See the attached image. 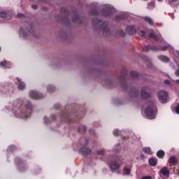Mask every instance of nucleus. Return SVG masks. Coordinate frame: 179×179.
<instances>
[{
	"label": "nucleus",
	"mask_w": 179,
	"mask_h": 179,
	"mask_svg": "<svg viewBox=\"0 0 179 179\" xmlns=\"http://www.w3.org/2000/svg\"><path fill=\"white\" fill-rule=\"evenodd\" d=\"M33 104L30 101H25L22 99H17L9 101L2 109L3 113H11V115L15 118L27 120L31 115Z\"/></svg>",
	"instance_id": "f257e3e1"
},
{
	"label": "nucleus",
	"mask_w": 179,
	"mask_h": 179,
	"mask_svg": "<svg viewBox=\"0 0 179 179\" xmlns=\"http://www.w3.org/2000/svg\"><path fill=\"white\" fill-rule=\"evenodd\" d=\"M108 166L112 173H115L122 167V164H121L120 159L115 158L108 163Z\"/></svg>",
	"instance_id": "f03ea898"
},
{
	"label": "nucleus",
	"mask_w": 179,
	"mask_h": 179,
	"mask_svg": "<svg viewBox=\"0 0 179 179\" xmlns=\"http://www.w3.org/2000/svg\"><path fill=\"white\" fill-rule=\"evenodd\" d=\"M145 114L148 120H155L157 115V108L155 107V105L148 106L145 110Z\"/></svg>",
	"instance_id": "7ed1b4c3"
},
{
	"label": "nucleus",
	"mask_w": 179,
	"mask_h": 179,
	"mask_svg": "<svg viewBox=\"0 0 179 179\" xmlns=\"http://www.w3.org/2000/svg\"><path fill=\"white\" fill-rule=\"evenodd\" d=\"M100 9H101V13L103 16H110L111 14L115 12L114 7L111 6L110 4L101 6Z\"/></svg>",
	"instance_id": "20e7f679"
},
{
	"label": "nucleus",
	"mask_w": 179,
	"mask_h": 179,
	"mask_svg": "<svg viewBox=\"0 0 179 179\" xmlns=\"http://www.w3.org/2000/svg\"><path fill=\"white\" fill-rule=\"evenodd\" d=\"M158 99L160 103L166 104V103L169 101V92L163 90L159 91L158 93Z\"/></svg>",
	"instance_id": "39448f33"
},
{
	"label": "nucleus",
	"mask_w": 179,
	"mask_h": 179,
	"mask_svg": "<svg viewBox=\"0 0 179 179\" xmlns=\"http://www.w3.org/2000/svg\"><path fill=\"white\" fill-rule=\"evenodd\" d=\"M62 118L63 120H65L66 122H76L78 121V116L75 114H66V113H63L62 115Z\"/></svg>",
	"instance_id": "423d86ee"
},
{
	"label": "nucleus",
	"mask_w": 179,
	"mask_h": 179,
	"mask_svg": "<svg viewBox=\"0 0 179 179\" xmlns=\"http://www.w3.org/2000/svg\"><path fill=\"white\" fill-rule=\"evenodd\" d=\"M29 97L33 100H40V99H43L44 94L39 93L36 90H30L29 92Z\"/></svg>",
	"instance_id": "0eeeda50"
},
{
	"label": "nucleus",
	"mask_w": 179,
	"mask_h": 179,
	"mask_svg": "<svg viewBox=\"0 0 179 179\" xmlns=\"http://www.w3.org/2000/svg\"><path fill=\"white\" fill-rule=\"evenodd\" d=\"M126 31H127V33H128L129 34H135V33H136V31H138V34H140V36H141L142 37H143V36H145V31H137L136 27H135V26L127 27L126 28Z\"/></svg>",
	"instance_id": "6e6552de"
},
{
	"label": "nucleus",
	"mask_w": 179,
	"mask_h": 179,
	"mask_svg": "<svg viewBox=\"0 0 179 179\" xmlns=\"http://www.w3.org/2000/svg\"><path fill=\"white\" fill-rule=\"evenodd\" d=\"M15 80V83L17 87L18 90L23 91L26 90V83L22 80V78L17 77Z\"/></svg>",
	"instance_id": "1a4fd4ad"
},
{
	"label": "nucleus",
	"mask_w": 179,
	"mask_h": 179,
	"mask_svg": "<svg viewBox=\"0 0 179 179\" xmlns=\"http://www.w3.org/2000/svg\"><path fill=\"white\" fill-rule=\"evenodd\" d=\"M149 90L148 87H143L141 91V97L142 99H149L150 97V94L148 92Z\"/></svg>",
	"instance_id": "9d476101"
},
{
	"label": "nucleus",
	"mask_w": 179,
	"mask_h": 179,
	"mask_svg": "<svg viewBox=\"0 0 179 179\" xmlns=\"http://www.w3.org/2000/svg\"><path fill=\"white\" fill-rule=\"evenodd\" d=\"M0 17L2 19H5L6 20H9V19H11L12 15L10 14L6 13V12H0Z\"/></svg>",
	"instance_id": "9b49d317"
},
{
	"label": "nucleus",
	"mask_w": 179,
	"mask_h": 179,
	"mask_svg": "<svg viewBox=\"0 0 179 179\" xmlns=\"http://www.w3.org/2000/svg\"><path fill=\"white\" fill-rule=\"evenodd\" d=\"M166 1L172 8H177L179 5V0H166Z\"/></svg>",
	"instance_id": "f8f14e48"
},
{
	"label": "nucleus",
	"mask_w": 179,
	"mask_h": 179,
	"mask_svg": "<svg viewBox=\"0 0 179 179\" xmlns=\"http://www.w3.org/2000/svg\"><path fill=\"white\" fill-rule=\"evenodd\" d=\"M27 31L28 32L29 36H33L34 37H36V32L33 29V27H31V25H28V27L27 28Z\"/></svg>",
	"instance_id": "ddd939ff"
},
{
	"label": "nucleus",
	"mask_w": 179,
	"mask_h": 179,
	"mask_svg": "<svg viewBox=\"0 0 179 179\" xmlns=\"http://www.w3.org/2000/svg\"><path fill=\"white\" fill-rule=\"evenodd\" d=\"M168 163L170 166H177V158L176 157H171L168 160Z\"/></svg>",
	"instance_id": "4468645a"
},
{
	"label": "nucleus",
	"mask_w": 179,
	"mask_h": 179,
	"mask_svg": "<svg viewBox=\"0 0 179 179\" xmlns=\"http://www.w3.org/2000/svg\"><path fill=\"white\" fill-rule=\"evenodd\" d=\"M122 176H131V169L127 166H124L122 171Z\"/></svg>",
	"instance_id": "2eb2a0df"
},
{
	"label": "nucleus",
	"mask_w": 179,
	"mask_h": 179,
	"mask_svg": "<svg viewBox=\"0 0 179 179\" xmlns=\"http://www.w3.org/2000/svg\"><path fill=\"white\" fill-rule=\"evenodd\" d=\"M149 37L150 38H154V40H159V38H162V35H160L159 33L155 34L154 32L150 33Z\"/></svg>",
	"instance_id": "dca6fc26"
},
{
	"label": "nucleus",
	"mask_w": 179,
	"mask_h": 179,
	"mask_svg": "<svg viewBox=\"0 0 179 179\" xmlns=\"http://www.w3.org/2000/svg\"><path fill=\"white\" fill-rule=\"evenodd\" d=\"M0 66L3 69H6L8 68H10V63L6 61H3L0 62Z\"/></svg>",
	"instance_id": "f3484780"
},
{
	"label": "nucleus",
	"mask_w": 179,
	"mask_h": 179,
	"mask_svg": "<svg viewBox=\"0 0 179 179\" xmlns=\"http://www.w3.org/2000/svg\"><path fill=\"white\" fill-rule=\"evenodd\" d=\"M80 151L82 153H83V155H85V156H87V155H90V153H92V150L87 148H81L80 149Z\"/></svg>",
	"instance_id": "a211bd4d"
},
{
	"label": "nucleus",
	"mask_w": 179,
	"mask_h": 179,
	"mask_svg": "<svg viewBox=\"0 0 179 179\" xmlns=\"http://www.w3.org/2000/svg\"><path fill=\"white\" fill-rule=\"evenodd\" d=\"M15 164L20 165V166H19V170L20 171H23V169H22V167L24 168V165H23V161L22 160V159L17 158L15 159Z\"/></svg>",
	"instance_id": "6ab92c4d"
},
{
	"label": "nucleus",
	"mask_w": 179,
	"mask_h": 179,
	"mask_svg": "<svg viewBox=\"0 0 179 179\" xmlns=\"http://www.w3.org/2000/svg\"><path fill=\"white\" fill-rule=\"evenodd\" d=\"M16 149V147L15 145H10L8 148L6 150V153L7 155V157H9V155L13 152Z\"/></svg>",
	"instance_id": "aec40b11"
},
{
	"label": "nucleus",
	"mask_w": 179,
	"mask_h": 179,
	"mask_svg": "<svg viewBox=\"0 0 179 179\" xmlns=\"http://www.w3.org/2000/svg\"><path fill=\"white\" fill-rule=\"evenodd\" d=\"M160 173L161 174H162V176H169L170 175V171H169V169H167V167L162 168L160 170Z\"/></svg>",
	"instance_id": "412c9836"
},
{
	"label": "nucleus",
	"mask_w": 179,
	"mask_h": 179,
	"mask_svg": "<svg viewBox=\"0 0 179 179\" xmlns=\"http://www.w3.org/2000/svg\"><path fill=\"white\" fill-rule=\"evenodd\" d=\"M158 50H160L161 51H167V50H173V46L170 45H166V46H160Z\"/></svg>",
	"instance_id": "4be33fe9"
},
{
	"label": "nucleus",
	"mask_w": 179,
	"mask_h": 179,
	"mask_svg": "<svg viewBox=\"0 0 179 179\" xmlns=\"http://www.w3.org/2000/svg\"><path fill=\"white\" fill-rule=\"evenodd\" d=\"M150 164L152 166L155 167L157 164V158H151L149 160Z\"/></svg>",
	"instance_id": "5701e85b"
},
{
	"label": "nucleus",
	"mask_w": 179,
	"mask_h": 179,
	"mask_svg": "<svg viewBox=\"0 0 179 179\" xmlns=\"http://www.w3.org/2000/svg\"><path fill=\"white\" fill-rule=\"evenodd\" d=\"M143 152H144V153H146L147 155H153V152H152V150L149 147L143 148Z\"/></svg>",
	"instance_id": "b1692460"
},
{
	"label": "nucleus",
	"mask_w": 179,
	"mask_h": 179,
	"mask_svg": "<svg viewBox=\"0 0 179 179\" xmlns=\"http://www.w3.org/2000/svg\"><path fill=\"white\" fill-rule=\"evenodd\" d=\"M8 92L6 87L3 85H0V94H5Z\"/></svg>",
	"instance_id": "393cba45"
},
{
	"label": "nucleus",
	"mask_w": 179,
	"mask_h": 179,
	"mask_svg": "<svg viewBox=\"0 0 179 179\" xmlns=\"http://www.w3.org/2000/svg\"><path fill=\"white\" fill-rule=\"evenodd\" d=\"M20 37H23L24 38H26V37H27V34H26V31L22 28L20 29Z\"/></svg>",
	"instance_id": "a878e982"
},
{
	"label": "nucleus",
	"mask_w": 179,
	"mask_h": 179,
	"mask_svg": "<svg viewBox=\"0 0 179 179\" xmlns=\"http://www.w3.org/2000/svg\"><path fill=\"white\" fill-rule=\"evenodd\" d=\"M155 7H156V4H155V2L153 1H151L148 4V9H150L151 10L155 9Z\"/></svg>",
	"instance_id": "bb28decb"
},
{
	"label": "nucleus",
	"mask_w": 179,
	"mask_h": 179,
	"mask_svg": "<svg viewBox=\"0 0 179 179\" xmlns=\"http://www.w3.org/2000/svg\"><path fill=\"white\" fill-rule=\"evenodd\" d=\"M157 157H159V159H163V157H164V151H163L162 150H159L157 152Z\"/></svg>",
	"instance_id": "cd10ccee"
},
{
	"label": "nucleus",
	"mask_w": 179,
	"mask_h": 179,
	"mask_svg": "<svg viewBox=\"0 0 179 179\" xmlns=\"http://www.w3.org/2000/svg\"><path fill=\"white\" fill-rule=\"evenodd\" d=\"M144 21L148 23L149 24L152 25L153 24V20L149 17H144Z\"/></svg>",
	"instance_id": "c85d7f7f"
},
{
	"label": "nucleus",
	"mask_w": 179,
	"mask_h": 179,
	"mask_svg": "<svg viewBox=\"0 0 179 179\" xmlns=\"http://www.w3.org/2000/svg\"><path fill=\"white\" fill-rule=\"evenodd\" d=\"M48 92H54V90H55V87H54V85H49L47 86L46 87Z\"/></svg>",
	"instance_id": "c756f323"
},
{
	"label": "nucleus",
	"mask_w": 179,
	"mask_h": 179,
	"mask_svg": "<svg viewBox=\"0 0 179 179\" xmlns=\"http://www.w3.org/2000/svg\"><path fill=\"white\" fill-rule=\"evenodd\" d=\"M159 59L162 62H169V57L166 56H160Z\"/></svg>",
	"instance_id": "7c9ffc66"
},
{
	"label": "nucleus",
	"mask_w": 179,
	"mask_h": 179,
	"mask_svg": "<svg viewBox=\"0 0 179 179\" xmlns=\"http://www.w3.org/2000/svg\"><path fill=\"white\" fill-rule=\"evenodd\" d=\"M87 143H89V141H87V139H86L85 138H81L82 146H83V145L86 146V145H87Z\"/></svg>",
	"instance_id": "2f4dec72"
},
{
	"label": "nucleus",
	"mask_w": 179,
	"mask_h": 179,
	"mask_svg": "<svg viewBox=\"0 0 179 179\" xmlns=\"http://www.w3.org/2000/svg\"><path fill=\"white\" fill-rule=\"evenodd\" d=\"M87 129V127L85 125H81L80 128H78V132H85Z\"/></svg>",
	"instance_id": "473e14b6"
},
{
	"label": "nucleus",
	"mask_w": 179,
	"mask_h": 179,
	"mask_svg": "<svg viewBox=\"0 0 179 179\" xmlns=\"http://www.w3.org/2000/svg\"><path fill=\"white\" fill-rule=\"evenodd\" d=\"M113 135L115 136H120V135H121V131L118 130V129H115L114 131H113Z\"/></svg>",
	"instance_id": "72a5a7b5"
},
{
	"label": "nucleus",
	"mask_w": 179,
	"mask_h": 179,
	"mask_svg": "<svg viewBox=\"0 0 179 179\" xmlns=\"http://www.w3.org/2000/svg\"><path fill=\"white\" fill-rule=\"evenodd\" d=\"M105 152H106V151H105L103 149H101V150H98V151L96 152V153H97V155H98L99 156H103V155H104Z\"/></svg>",
	"instance_id": "f704fd0d"
},
{
	"label": "nucleus",
	"mask_w": 179,
	"mask_h": 179,
	"mask_svg": "<svg viewBox=\"0 0 179 179\" xmlns=\"http://www.w3.org/2000/svg\"><path fill=\"white\" fill-rule=\"evenodd\" d=\"M43 122H44V124H50V122H51V120H50V119H48V117L45 116L43 117Z\"/></svg>",
	"instance_id": "c9c22d12"
},
{
	"label": "nucleus",
	"mask_w": 179,
	"mask_h": 179,
	"mask_svg": "<svg viewBox=\"0 0 179 179\" xmlns=\"http://www.w3.org/2000/svg\"><path fill=\"white\" fill-rule=\"evenodd\" d=\"M149 48H151V50H158L157 48L155 45H149L147 46V50H149Z\"/></svg>",
	"instance_id": "e433bc0d"
},
{
	"label": "nucleus",
	"mask_w": 179,
	"mask_h": 179,
	"mask_svg": "<svg viewBox=\"0 0 179 179\" xmlns=\"http://www.w3.org/2000/svg\"><path fill=\"white\" fill-rule=\"evenodd\" d=\"M123 19H125V17L123 15H117L116 17V20H122Z\"/></svg>",
	"instance_id": "4c0bfd02"
},
{
	"label": "nucleus",
	"mask_w": 179,
	"mask_h": 179,
	"mask_svg": "<svg viewBox=\"0 0 179 179\" xmlns=\"http://www.w3.org/2000/svg\"><path fill=\"white\" fill-rule=\"evenodd\" d=\"M90 13L92 15H99V13L97 12V10H91Z\"/></svg>",
	"instance_id": "58836bf2"
},
{
	"label": "nucleus",
	"mask_w": 179,
	"mask_h": 179,
	"mask_svg": "<svg viewBox=\"0 0 179 179\" xmlns=\"http://www.w3.org/2000/svg\"><path fill=\"white\" fill-rule=\"evenodd\" d=\"M61 107V105L59 103H56L55 106H54V108L55 110H58L59 108Z\"/></svg>",
	"instance_id": "ea45409f"
},
{
	"label": "nucleus",
	"mask_w": 179,
	"mask_h": 179,
	"mask_svg": "<svg viewBox=\"0 0 179 179\" xmlns=\"http://www.w3.org/2000/svg\"><path fill=\"white\" fill-rule=\"evenodd\" d=\"M17 17H18V19H23V18H24V16L22 13H18Z\"/></svg>",
	"instance_id": "a19ab883"
},
{
	"label": "nucleus",
	"mask_w": 179,
	"mask_h": 179,
	"mask_svg": "<svg viewBox=\"0 0 179 179\" xmlns=\"http://www.w3.org/2000/svg\"><path fill=\"white\" fill-rule=\"evenodd\" d=\"M176 114H179V103L176 107Z\"/></svg>",
	"instance_id": "79ce46f5"
},
{
	"label": "nucleus",
	"mask_w": 179,
	"mask_h": 179,
	"mask_svg": "<svg viewBox=\"0 0 179 179\" xmlns=\"http://www.w3.org/2000/svg\"><path fill=\"white\" fill-rule=\"evenodd\" d=\"M50 118H51L52 121H54L55 120H56L57 116L55 115H52L50 116Z\"/></svg>",
	"instance_id": "37998d69"
},
{
	"label": "nucleus",
	"mask_w": 179,
	"mask_h": 179,
	"mask_svg": "<svg viewBox=\"0 0 179 179\" xmlns=\"http://www.w3.org/2000/svg\"><path fill=\"white\" fill-rule=\"evenodd\" d=\"M141 179H152V176H143Z\"/></svg>",
	"instance_id": "c03bdc74"
},
{
	"label": "nucleus",
	"mask_w": 179,
	"mask_h": 179,
	"mask_svg": "<svg viewBox=\"0 0 179 179\" xmlns=\"http://www.w3.org/2000/svg\"><path fill=\"white\" fill-rule=\"evenodd\" d=\"M134 96L131 94V97H136V96H138V94H139V93H138L136 91H135L134 92Z\"/></svg>",
	"instance_id": "a18cd8bd"
},
{
	"label": "nucleus",
	"mask_w": 179,
	"mask_h": 179,
	"mask_svg": "<svg viewBox=\"0 0 179 179\" xmlns=\"http://www.w3.org/2000/svg\"><path fill=\"white\" fill-rule=\"evenodd\" d=\"M178 66V69H177L176 71V76H179V65Z\"/></svg>",
	"instance_id": "49530a36"
},
{
	"label": "nucleus",
	"mask_w": 179,
	"mask_h": 179,
	"mask_svg": "<svg viewBox=\"0 0 179 179\" xmlns=\"http://www.w3.org/2000/svg\"><path fill=\"white\" fill-rule=\"evenodd\" d=\"M32 9H37V5L34 4L31 6Z\"/></svg>",
	"instance_id": "de8ad7c7"
},
{
	"label": "nucleus",
	"mask_w": 179,
	"mask_h": 179,
	"mask_svg": "<svg viewBox=\"0 0 179 179\" xmlns=\"http://www.w3.org/2000/svg\"><path fill=\"white\" fill-rule=\"evenodd\" d=\"M132 75L134 76H138V73H136L135 71H133Z\"/></svg>",
	"instance_id": "09e8293b"
},
{
	"label": "nucleus",
	"mask_w": 179,
	"mask_h": 179,
	"mask_svg": "<svg viewBox=\"0 0 179 179\" xmlns=\"http://www.w3.org/2000/svg\"><path fill=\"white\" fill-rule=\"evenodd\" d=\"M164 83H165L166 85H169V83H170V80H166L164 81Z\"/></svg>",
	"instance_id": "8fccbe9b"
},
{
	"label": "nucleus",
	"mask_w": 179,
	"mask_h": 179,
	"mask_svg": "<svg viewBox=\"0 0 179 179\" xmlns=\"http://www.w3.org/2000/svg\"><path fill=\"white\" fill-rule=\"evenodd\" d=\"M173 82H175V83H177L178 85H179V79L176 80H173Z\"/></svg>",
	"instance_id": "3c124183"
},
{
	"label": "nucleus",
	"mask_w": 179,
	"mask_h": 179,
	"mask_svg": "<svg viewBox=\"0 0 179 179\" xmlns=\"http://www.w3.org/2000/svg\"><path fill=\"white\" fill-rule=\"evenodd\" d=\"M157 2L162 3V2H163V1H164V0H157Z\"/></svg>",
	"instance_id": "603ef678"
},
{
	"label": "nucleus",
	"mask_w": 179,
	"mask_h": 179,
	"mask_svg": "<svg viewBox=\"0 0 179 179\" xmlns=\"http://www.w3.org/2000/svg\"><path fill=\"white\" fill-rule=\"evenodd\" d=\"M171 68H173V69L176 68V66H174V65H173V64H171Z\"/></svg>",
	"instance_id": "864d4df0"
},
{
	"label": "nucleus",
	"mask_w": 179,
	"mask_h": 179,
	"mask_svg": "<svg viewBox=\"0 0 179 179\" xmlns=\"http://www.w3.org/2000/svg\"><path fill=\"white\" fill-rule=\"evenodd\" d=\"M78 20V17H76V20H73V22H76Z\"/></svg>",
	"instance_id": "5fc2aeb1"
},
{
	"label": "nucleus",
	"mask_w": 179,
	"mask_h": 179,
	"mask_svg": "<svg viewBox=\"0 0 179 179\" xmlns=\"http://www.w3.org/2000/svg\"><path fill=\"white\" fill-rule=\"evenodd\" d=\"M92 131H93V129H90V132H92Z\"/></svg>",
	"instance_id": "6e6d98bb"
},
{
	"label": "nucleus",
	"mask_w": 179,
	"mask_h": 179,
	"mask_svg": "<svg viewBox=\"0 0 179 179\" xmlns=\"http://www.w3.org/2000/svg\"><path fill=\"white\" fill-rule=\"evenodd\" d=\"M104 31H106V30H105V29H103V32H104Z\"/></svg>",
	"instance_id": "4d7b16f0"
},
{
	"label": "nucleus",
	"mask_w": 179,
	"mask_h": 179,
	"mask_svg": "<svg viewBox=\"0 0 179 179\" xmlns=\"http://www.w3.org/2000/svg\"><path fill=\"white\" fill-rule=\"evenodd\" d=\"M38 1H41V0H38Z\"/></svg>",
	"instance_id": "13d9d810"
},
{
	"label": "nucleus",
	"mask_w": 179,
	"mask_h": 179,
	"mask_svg": "<svg viewBox=\"0 0 179 179\" xmlns=\"http://www.w3.org/2000/svg\"><path fill=\"white\" fill-rule=\"evenodd\" d=\"M0 51H1V47H0Z\"/></svg>",
	"instance_id": "bf43d9fd"
}]
</instances>
